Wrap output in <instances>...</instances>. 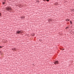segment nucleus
Returning <instances> with one entry per match:
<instances>
[{"instance_id":"9b49d317","label":"nucleus","mask_w":74,"mask_h":74,"mask_svg":"<svg viewBox=\"0 0 74 74\" xmlns=\"http://www.w3.org/2000/svg\"><path fill=\"white\" fill-rule=\"evenodd\" d=\"M43 1H45L46 0H43Z\"/></svg>"},{"instance_id":"1a4fd4ad","label":"nucleus","mask_w":74,"mask_h":74,"mask_svg":"<svg viewBox=\"0 0 74 74\" xmlns=\"http://www.w3.org/2000/svg\"><path fill=\"white\" fill-rule=\"evenodd\" d=\"M3 4H5V3L3 2Z\"/></svg>"},{"instance_id":"9d476101","label":"nucleus","mask_w":74,"mask_h":74,"mask_svg":"<svg viewBox=\"0 0 74 74\" xmlns=\"http://www.w3.org/2000/svg\"><path fill=\"white\" fill-rule=\"evenodd\" d=\"M47 1H49V0H47Z\"/></svg>"},{"instance_id":"7ed1b4c3","label":"nucleus","mask_w":74,"mask_h":74,"mask_svg":"<svg viewBox=\"0 0 74 74\" xmlns=\"http://www.w3.org/2000/svg\"><path fill=\"white\" fill-rule=\"evenodd\" d=\"M54 63L55 64H58L59 62H58V61H56L55 62H54Z\"/></svg>"},{"instance_id":"20e7f679","label":"nucleus","mask_w":74,"mask_h":74,"mask_svg":"<svg viewBox=\"0 0 74 74\" xmlns=\"http://www.w3.org/2000/svg\"><path fill=\"white\" fill-rule=\"evenodd\" d=\"M21 19H24L25 18V16H22L21 17Z\"/></svg>"},{"instance_id":"ddd939ff","label":"nucleus","mask_w":74,"mask_h":74,"mask_svg":"<svg viewBox=\"0 0 74 74\" xmlns=\"http://www.w3.org/2000/svg\"><path fill=\"white\" fill-rule=\"evenodd\" d=\"M3 55V54H1V55Z\"/></svg>"},{"instance_id":"39448f33","label":"nucleus","mask_w":74,"mask_h":74,"mask_svg":"<svg viewBox=\"0 0 74 74\" xmlns=\"http://www.w3.org/2000/svg\"><path fill=\"white\" fill-rule=\"evenodd\" d=\"M69 19H66V21H69Z\"/></svg>"},{"instance_id":"f8f14e48","label":"nucleus","mask_w":74,"mask_h":74,"mask_svg":"<svg viewBox=\"0 0 74 74\" xmlns=\"http://www.w3.org/2000/svg\"><path fill=\"white\" fill-rule=\"evenodd\" d=\"M0 16H1V13H0Z\"/></svg>"},{"instance_id":"0eeeda50","label":"nucleus","mask_w":74,"mask_h":74,"mask_svg":"<svg viewBox=\"0 0 74 74\" xmlns=\"http://www.w3.org/2000/svg\"><path fill=\"white\" fill-rule=\"evenodd\" d=\"M68 28H69V27H66V29H68Z\"/></svg>"},{"instance_id":"f257e3e1","label":"nucleus","mask_w":74,"mask_h":74,"mask_svg":"<svg viewBox=\"0 0 74 74\" xmlns=\"http://www.w3.org/2000/svg\"><path fill=\"white\" fill-rule=\"evenodd\" d=\"M6 9L7 10H8V11H11V10H12L11 8L10 7H8L6 8Z\"/></svg>"},{"instance_id":"f03ea898","label":"nucleus","mask_w":74,"mask_h":74,"mask_svg":"<svg viewBox=\"0 0 74 74\" xmlns=\"http://www.w3.org/2000/svg\"><path fill=\"white\" fill-rule=\"evenodd\" d=\"M16 32L17 34H20L21 33H22V32L21 31H16Z\"/></svg>"},{"instance_id":"6e6552de","label":"nucleus","mask_w":74,"mask_h":74,"mask_svg":"<svg viewBox=\"0 0 74 74\" xmlns=\"http://www.w3.org/2000/svg\"><path fill=\"white\" fill-rule=\"evenodd\" d=\"M16 49L15 48H14V49H12V50H14H14H15Z\"/></svg>"},{"instance_id":"423d86ee","label":"nucleus","mask_w":74,"mask_h":74,"mask_svg":"<svg viewBox=\"0 0 74 74\" xmlns=\"http://www.w3.org/2000/svg\"><path fill=\"white\" fill-rule=\"evenodd\" d=\"M70 22L71 23V24H72V21H70Z\"/></svg>"},{"instance_id":"2eb2a0df","label":"nucleus","mask_w":74,"mask_h":74,"mask_svg":"<svg viewBox=\"0 0 74 74\" xmlns=\"http://www.w3.org/2000/svg\"><path fill=\"white\" fill-rule=\"evenodd\" d=\"M64 49H63V50H64Z\"/></svg>"},{"instance_id":"dca6fc26","label":"nucleus","mask_w":74,"mask_h":74,"mask_svg":"<svg viewBox=\"0 0 74 74\" xmlns=\"http://www.w3.org/2000/svg\"><path fill=\"white\" fill-rule=\"evenodd\" d=\"M38 3H39V1H38Z\"/></svg>"},{"instance_id":"4468645a","label":"nucleus","mask_w":74,"mask_h":74,"mask_svg":"<svg viewBox=\"0 0 74 74\" xmlns=\"http://www.w3.org/2000/svg\"><path fill=\"white\" fill-rule=\"evenodd\" d=\"M0 48H1V47L0 46Z\"/></svg>"}]
</instances>
